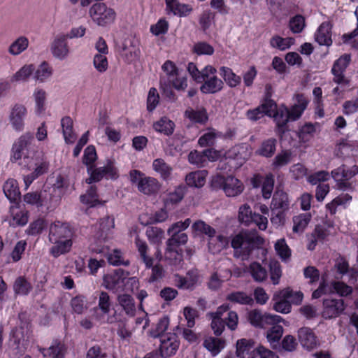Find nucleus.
Instances as JSON below:
<instances>
[{
	"mask_svg": "<svg viewBox=\"0 0 358 358\" xmlns=\"http://www.w3.org/2000/svg\"><path fill=\"white\" fill-rule=\"evenodd\" d=\"M273 301H275L273 305V308L276 312L287 314L291 311V305L286 299L280 296V292L278 294H274Z\"/></svg>",
	"mask_w": 358,
	"mask_h": 358,
	"instance_id": "51",
	"label": "nucleus"
},
{
	"mask_svg": "<svg viewBox=\"0 0 358 358\" xmlns=\"http://www.w3.org/2000/svg\"><path fill=\"white\" fill-rule=\"evenodd\" d=\"M317 124L306 123L301 127L298 136L299 139L306 143L314 136L316 133Z\"/></svg>",
	"mask_w": 358,
	"mask_h": 358,
	"instance_id": "57",
	"label": "nucleus"
},
{
	"mask_svg": "<svg viewBox=\"0 0 358 358\" xmlns=\"http://www.w3.org/2000/svg\"><path fill=\"white\" fill-rule=\"evenodd\" d=\"M27 115V110L23 104L16 103L11 108L9 122L14 130L21 131L24 129Z\"/></svg>",
	"mask_w": 358,
	"mask_h": 358,
	"instance_id": "17",
	"label": "nucleus"
},
{
	"mask_svg": "<svg viewBox=\"0 0 358 358\" xmlns=\"http://www.w3.org/2000/svg\"><path fill=\"white\" fill-rule=\"evenodd\" d=\"M111 306L108 294L101 292L99 295L98 306L92 310V317L101 323H113L115 321V317L109 315Z\"/></svg>",
	"mask_w": 358,
	"mask_h": 358,
	"instance_id": "7",
	"label": "nucleus"
},
{
	"mask_svg": "<svg viewBox=\"0 0 358 358\" xmlns=\"http://www.w3.org/2000/svg\"><path fill=\"white\" fill-rule=\"evenodd\" d=\"M220 73L227 84L231 87L237 86L241 82V78L236 76L232 70L228 67H221L220 69Z\"/></svg>",
	"mask_w": 358,
	"mask_h": 358,
	"instance_id": "53",
	"label": "nucleus"
},
{
	"mask_svg": "<svg viewBox=\"0 0 358 358\" xmlns=\"http://www.w3.org/2000/svg\"><path fill=\"white\" fill-rule=\"evenodd\" d=\"M9 224L13 227L24 226L28 222V215L27 212L20 209L17 205H14L10 208Z\"/></svg>",
	"mask_w": 358,
	"mask_h": 358,
	"instance_id": "27",
	"label": "nucleus"
},
{
	"mask_svg": "<svg viewBox=\"0 0 358 358\" xmlns=\"http://www.w3.org/2000/svg\"><path fill=\"white\" fill-rule=\"evenodd\" d=\"M350 55L345 54L334 62L331 72L334 76V81L337 84L348 85V80L345 78L343 73L350 64Z\"/></svg>",
	"mask_w": 358,
	"mask_h": 358,
	"instance_id": "19",
	"label": "nucleus"
},
{
	"mask_svg": "<svg viewBox=\"0 0 358 358\" xmlns=\"http://www.w3.org/2000/svg\"><path fill=\"white\" fill-rule=\"evenodd\" d=\"M298 339L301 347L311 351L319 346V341L314 331L308 327H302L298 331Z\"/></svg>",
	"mask_w": 358,
	"mask_h": 358,
	"instance_id": "20",
	"label": "nucleus"
},
{
	"mask_svg": "<svg viewBox=\"0 0 358 358\" xmlns=\"http://www.w3.org/2000/svg\"><path fill=\"white\" fill-rule=\"evenodd\" d=\"M185 115L195 123L204 124L208 120L207 112L203 108L196 110L189 108L186 110Z\"/></svg>",
	"mask_w": 358,
	"mask_h": 358,
	"instance_id": "44",
	"label": "nucleus"
},
{
	"mask_svg": "<svg viewBox=\"0 0 358 358\" xmlns=\"http://www.w3.org/2000/svg\"><path fill=\"white\" fill-rule=\"evenodd\" d=\"M47 226L46 222L44 219L38 218L31 222L28 228L26 229L25 233L28 236H36L41 234Z\"/></svg>",
	"mask_w": 358,
	"mask_h": 358,
	"instance_id": "63",
	"label": "nucleus"
},
{
	"mask_svg": "<svg viewBox=\"0 0 358 358\" xmlns=\"http://www.w3.org/2000/svg\"><path fill=\"white\" fill-rule=\"evenodd\" d=\"M68 187L69 182L67 179L61 175H58L49 189L62 198L66 194Z\"/></svg>",
	"mask_w": 358,
	"mask_h": 358,
	"instance_id": "49",
	"label": "nucleus"
},
{
	"mask_svg": "<svg viewBox=\"0 0 358 358\" xmlns=\"http://www.w3.org/2000/svg\"><path fill=\"white\" fill-rule=\"evenodd\" d=\"M255 342L252 339L241 338L236 342V355L238 358H255Z\"/></svg>",
	"mask_w": 358,
	"mask_h": 358,
	"instance_id": "25",
	"label": "nucleus"
},
{
	"mask_svg": "<svg viewBox=\"0 0 358 358\" xmlns=\"http://www.w3.org/2000/svg\"><path fill=\"white\" fill-rule=\"evenodd\" d=\"M80 199L82 203L89 207H94L100 203L95 186H90L86 193L80 196Z\"/></svg>",
	"mask_w": 358,
	"mask_h": 358,
	"instance_id": "47",
	"label": "nucleus"
},
{
	"mask_svg": "<svg viewBox=\"0 0 358 358\" xmlns=\"http://www.w3.org/2000/svg\"><path fill=\"white\" fill-rule=\"evenodd\" d=\"M274 117V120L276 122V124L278 127V132L279 133H283L284 132V128L286 126L287 122L289 120L288 115H287V108H285L283 109H279L276 110L273 113Z\"/></svg>",
	"mask_w": 358,
	"mask_h": 358,
	"instance_id": "55",
	"label": "nucleus"
},
{
	"mask_svg": "<svg viewBox=\"0 0 358 358\" xmlns=\"http://www.w3.org/2000/svg\"><path fill=\"white\" fill-rule=\"evenodd\" d=\"M140 52L138 44L131 39L124 40L120 50L122 59L129 64L136 61L139 57Z\"/></svg>",
	"mask_w": 358,
	"mask_h": 358,
	"instance_id": "21",
	"label": "nucleus"
},
{
	"mask_svg": "<svg viewBox=\"0 0 358 358\" xmlns=\"http://www.w3.org/2000/svg\"><path fill=\"white\" fill-rule=\"evenodd\" d=\"M345 309L343 299H325L323 301L322 315L324 319H332L338 317Z\"/></svg>",
	"mask_w": 358,
	"mask_h": 358,
	"instance_id": "15",
	"label": "nucleus"
},
{
	"mask_svg": "<svg viewBox=\"0 0 358 358\" xmlns=\"http://www.w3.org/2000/svg\"><path fill=\"white\" fill-rule=\"evenodd\" d=\"M61 127L65 142L70 144L73 143L76 135L73 131L72 119L69 116L64 117L61 120Z\"/></svg>",
	"mask_w": 358,
	"mask_h": 358,
	"instance_id": "38",
	"label": "nucleus"
},
{
	"mask_svg": "<svg viewBox=\"0 0 358 358\" xmlns=\"http://www.w3.org/2000/svg\"><path fill=\"white\" fill-rule=\"evenodd\" d=\"M73 231L66 222L59 221L54 222L50 226L48 240L50 242H55L57 239H72Z\"/></svg>",
	"mask_w": 358,
	"mask_h": 358,
	"instance_id": "18",
	"label": "nucleus"
},
{
	"mask_svg": "<svg viewBox=\"0 0 358 358\" xmlns=\"http://www.w3.org/2000/svg\"><path fill=\"white\" fill-rule=\"evenodd\" d=\"M130 180L137 186L138 190L145 195H155L160 188V182L155 178L146 176L138 170H132L129 173Z\"/></svg>",
	"mask_w": 358,
	"mask_h": 358,
	"instance_id": "3",
	"label": "nucleus"
},
{
	"mask_svg": "<svg viewBox=\"0 0 358 358\" xmlns=\"http://www.w3.org/2000/svg\"><path fill=\"white\" fill-rule=\"evenodd\" d=\"M263 238L256 232H240L234 236L231 240L234 257L243 261L248 260L252 252L263 244Z\"/></svg>",
	"mask_w": 358,
	"mask_h": 358,
	"instance_id": "1",
	"label": "nucleus"
},
{
	"mask_svg": "<svg viewBox=\"0 0 358 358\" xmlns=\"http://www.w3.org/2000/svg\"><path fill=\"white\" fill-rule=\"evenodd\" d=\"M34 72V78L39 83H44L52 76V68L48 62H43Z\"/></svg>",
	"mask_w": 358,
	"mask_h": 358,
	"instance_id": "43",
	"label": "nucleus"
},
{
	"mask_svg": "<svg viewBox=\"0 0 358 358\" xmlns=\"http://www.w3.org/2000/svg\"><path fill=\"white\" fill-rule=\"evenodd\" d=\"M117 301L127 315L132 317L135 315V303L130 295L127 294L119 295Z\"/></svg>",
	"mask_w": 358,
	"mask_h": 358,
	"instance_id": "45",
	"label": "nucleus"
},
{
	"mask_svg": "<svg viewBox=\"0 0 358 358\" xmlns=\"http://www.w3.org/2000/svg\"><path fill=\"white\" fill-rule=\"evenodd\" d=\"M20 165L31 171L38 178L45 173L49 168V162L43 152H36L28 160L24 162H20Z\"/></svg>",
	"mask_w": 358,
	"mask_h": 358,
	"instance_id": "10",
	"label": "nucleus"
},
{
	"mask_svg": "<svg viewBox=\"0 0 358 358\" xmlns=\"http://www.w3.org/2000/svg\"><path fill=\"white\" fill-rule=\"evenodd\" d=\"M227 317L224 318L218 317V316H210L211 322V328L216 336L222 334L225 326L231 330H235L238 325V317L236 312L229 311L227 313Z\"/></svg>",
	"mask_w": 358,
	"mask_h": 358,
	"instance_id": "11",
	"label": "nucleus"
},
{
	"mask_svg": "<svg viewBox=\"0 0 358 358\" xmlns=\"http://www.w3.org/2000/svg\"><path fill=\"white\" fill-rule=\"evenodd\" d=\"M358 173V168L353 166L352 169H346L345 165L333 170L331 177L336 182L338 188L341 190H345L350 187L348 180Z\"/></svg>",
	"mask_w": 358,
	"mask_h": 358,
	"instance_id": "14",
	"label": "nucleus"
},
{
	"mask_svg": "<svg viewBox=\"0 0 358 358\" xmlns=\"http://www.w3.org/2000/svg\"><path fill=\"white\" fill-rule=\"evenodd\" d=\"M173 281L175 285L180 289H192L198 281V273L195 270L189 271L185 277L176 274Z\"/></svg>",
	"mask_w": 358,
	"mask_h": 358,
	"instance_id": "24",
	"label": "nucleus"
},
{
	"mask_svg": "<svg viewBox=\"0 0 358 358\" xmlns=\"http://www.w3.org/2000/svg\"><path fill=\"white\" fill-rule=\"evenodd\" d=\"M250 273L255 281L262 282L267 278V271L259 263L252 262L249 267Z\"/></svg>",
	"mask_w": 358,
	"mask_h": 358,
	"instance_id": "56",
	"label": "nucleus"
},
{
	"mask_svg": "<svg viewBox=\"0 0 358 358\" xmlns=\"http://www.w3.org/2000/svg\"><path fill=\"white\" fill-rule=\"evenodd\" d=\"M129 273L118 268L103 276L104 287L113 292H117L124 290V281Z\"/></svg>",
	"mask_w": 358,
	"mask_h": 358,
	"instance_id": "12",
	"label": "nucleus"
},
{
	"mask_svg": "<svg viewBox=\"0 0 358 358\" xmlns=\"http://www.w3.org/2000/svg\"><path fill=\"white\" fill-rule=\"evenodd\" d=\"M252 184L254 187H258L262 184L263 197L266 199H269L273 189L274 176L271 173L267 174L265 178L260 175H256L252 180Z\"/></svg>",
	"mask_w": 358,
	"mask_h": 358,
	"instance_id": "22",
	"label": "nucleus"
},
{
	"mask_svg": "<svg viewBox=\"0 0 358 358\" xmlns=\"http://www.w3.org/2000/svg\"><path fill=\"white\" fill-rule=\"evenodd\" d=\"M227 299L231 302L245 305H251L253 303L252 297L243 292H232L227 295Z\"/></svg>",
	"mask_w": 358,
	"mask_h": 358,
	"instance_id": "62",
	"label": "nucleus"
},
{
	"mask_svg": "<svg viewBox=\"0 0 358 358\" xmlns=\"http://www.w3.org/2000/svg\"><path fill=\"white\" fill-rule=\"evenodd\" d=\"M29 45L27 37L20 36L13 41L8 47V52L13 56H17L25 51Z\"/></svg>",
	"mask_w": 358,
	"mask_h": 358,
	"instance_id": "39",
	"label": "nucleus"
},
{
	"mask_svg": "<svg viewBox=\"0 0 358 358\" xmlns=\"http://www.w3.org/2000/svg\"><path fill=\"white\" fill-rule=\"evenodd\" d=\"M280 296L286 299L289 303L299 305L301 303L303 294L299 291H293L290 288L287 287L280 291Z\"/></svg>",
	"mask_w": 358,
	"mask_h": 358,
	"instance_id": "52",
	"label": "nucleus"
},
{
	"mask_svg": "<svg viewBox=\"0 0 358 358\" xmlns=\"http://www.w3.org/2000/svg\"><path fill=\"white\" fill-rule=\"evenodd\" d=\"M160 341V352L162 356L169 357L174 355L179 346L175 334H169L161 338Z\"/></svg>",
	"mask_w": 358,
	"mask_h": 358,
	"instance_id": "28",
	"label": "nucleus"
},
{
	"mask_svg": "<svg viewBox=\"0 0 358 358\" xmlns=\"http://www.w3.org/2000/svg\"><path fill=\"white\" fill-rule=\"evenodd\" d=\"M351 199L352 196L349 194H342L334 199L330 203H327L326 208L331 215H334L336 213V209L338 206L344 205L351 201Z\"/></svg>",
	"mask_w": 358,
	"mask_h": 358,
	"instance_id": "60",
	"label": "nucleus"
},
{
	"mask_svg": "<svg viewBox=\"0 0 358 358\" xmlns=\"http://www.w3.org/2000/svg\"><path fill=\"white\" fill-rule=\"evenodd\" d=\"M282 334V327L277 324H273V326L267 331V340L273 348H275L278 345Z\"/></svg>",
	"mask_w": 358,
	"mask_h": 358,
	"instance_id": "50",
	"label": "nucleus"
},
{
	"mask_svg": "<svg viewBox=\"0 0 358 358\" xmlns=\"http://www.w3.org/2000/svg\"><path fill=\"white\" fill-rule=\"evenodd\" d=\"M229 238L222 234L213 235L208 239V250L213 254H217L229 245Z\"/></svg>",
	"mask_w": 358,
	"mask_h": 358,
	"instance_id": "31",
	"label": "nucleus"
},
{
	"mask_svg": "<svg viewBox=\"0 0 358 358\" xmlns=\"http://www.w3.org/2000/svg\"><path fill=\"white\" fill-rule=\"evenodd\" d=\"M217 69L211 65H207L203 69V80L200 87L204 94H214L223 88V82L216 76Z\"/></svg>",
	"mask_w": 358,
	"mask_h": 358,
	"instance_id": "8",
	"label": "nucleus"
},
{
	"mask_svg": "<svg viewBox=\"0 0 358 358\" xmlns=\"http://www.w3.org/2000/svg\"><path fill=\"white\" fill-rule=\"evenodd\" d=\"M32 96L35 103V112L41 115L45 110L47 93L45 90L38 87L34 89Z\"/></svg>",
	"mask_w": 358,
	"mask_h": 358,
	"instance_id": "37",
	"label": "nucleus"
},
{
	"mask_svg": "<svg viewBox=\"0 0 358 358\" xmlns=\"http://www.w3.org/2000/svg\"><path fill=\"white\" fill-rule=\"evenodd\" d=\"M170 238L166 241V248L165 251V258L172 262L173 260H180V255H179L177 248L180 245H185L188 241V236L185 233L175 232L172 234H169Z\"/></svg>",
	"mask_w": 358,
	"mask_h": 358,
	"instance_id": "9",
	"label": "nucleus"
},
{
	"mask_svg": "<svg viewBox=\"0 0 358 358\" xmlns=\"http://www.w3.org/2000/svg\"><path fill=\"white\" fill-rule=\"evenodd\" d=\"M311 220L310 213H301L292 217V231L295 234H302Z\"/></svg>",
	"mask_w": 358,
	"mask_h": 358,
	"instance_id": "35",
	"label": "nucleus"
},
{
	"mask_svg": "<svg viewBox=\"0 0 358 358\" xmlns=\"http://www.w3.org/2000/svg\"><path fill=\"white\" fill-rule=\"evenodd\" d=\"M38 350L44 357L48 355L50 358H64L66 348L63 343L55 341L48 349L38 347Z\"/></svg>",
	"mask_w": 358,
	"mask_h": 358,
	"instance_id": "33",
	"label": "nucleus"
},
{
	"mask_svg": "<svg viewBox=\"0 0 358 358\" xmlns=\"http://www.w3.org/2000/svg\"><path fill=\"white\" fill-rule=\"evenodd\" d=\"M31 284L24 278H17L13 285V289L16 294L27 295L31 290Z\"/></svg>",
	"mask_w": 358,
	"mask_h": 358,
	"instance_id": "64",
	"label": "nucleus"
},
{
	"mask_svg": "<svg viewBox=\"0 0 358 358\" xmlns=\"http://www.w3.org/2000/svg\"><path fill=\"white\" fill-rule=\"evenodd\" d=\"M315 38L320 45L330 46L331 45V27L328 22H323L320 24L315 34Z\"/></svg>",
	"mask_w": 358,
	"mask_h": 358,
	"instance_id": "32",
	"label": "nucleus"
},
{
	"mask_svg": "<svg viewBox=\"0 0 358 358\" xmlns=\"http://www.w3.org/2000/svg\"><path fill=\"white\" fill-rule=\"evenodd\" d=\"M276 108L275 103L270 98L266 97L259 106L248 110L246 112V117L248 120L255 122L262 119L265 115L272 116Z\"/></svg>",
	"mask_w": 358,
	"mask_h": 358,
	"instance_id": "13",
	"label": "nucleus"
},
{
	"mask_svg": "<svg viewBox=\"0 0 358 358\" xmlns=\"http://www.w3.org/2000/svg\"><path fill=\"white\" fill-rule=\"evenodd\" d=\"M35 70L33 64H26L21 67L10 78L11 82H26Z\"/></svg>",
	"mask_w": 358,
	"mask_h": 358,
	"instance_id": "46",
	"label": "nucleus"
},
{
	"mask_svg": "<svg viewBox=\"0 0 358 358\" xmlns=\"http://www.w3.org/2000/svg\"><path fill=\"white\" fill-rule=\"evenodd\" d=\"M193 10L191 5L182 3L178 0H173L166 4V11L167 14H172L180 17H184L189 15Z\"/></svg>",
	"mask_w": 358,
	"mask_h": 358,
	"instance_id": "26",
	"label": "nucleus"
},
{
	"mask_svg": "<svg viewBox=\"0 0 358 358\" xmlns=\"http://www.w3.org/2000/svg\"><path fill=\"white\" fill-rule=\"evenodd\" d=\"M89 15L92 22L100 27H107L115 23L117 13L105 3L97 2L91 6Z\"/></svg>",
	"mask_w": 358,
	"mask_h": 358,
	"instance_id": "2",
	"label": "nucleus"
},
{
	"mask_svg": "<svg viewBox=\"0 0 358 358\" xmlns=\"http://www.w3.org/2000/svg\"><path fill=\"white\" fill-rule=\"evenodd\" d=\"M231 275V273L229 269L224 271V273H221L220 272L213 273L208 282L209 288L211 289H218L221 286L222 282L230 278Z\"/></svg>",
	"mask_w": 358,
	"mask_h": 358,
	"instance_id": "58",
	"label": "nucleus"
},
{
	"mask_svg": "<svg viewBox=\"0 0 358 358\" xmlns=\"http://www.w3.org/2000/svg\"><path fill=\"white\" fill-rule=\"evenodd\" d=\"M53 245L50 249V254L54 257L69 252L72 247V239H57L55 242H50Z\"/></svg>",
	"mask_w": 358,
	"mask_h": 358,
	"instance_id": "30",
	"label": "nucleus"
},
{
	"mask_svg": "<svg viewBox=\"0 0 358 358\" xmlns=\"http://www.w3.org/2000/svg\"><path fill=\"white\" fill-rule=\"evenodd\" d=\"M41 207L44 206L48 210L55 208L60 203L62 197L56 194L49 187L40 193Z\"/></svg>",
	"mask_w": 358,
	"mask_h": 358,
	"instance_id": "29",
	"label": "nucleus"
},
{
	"mask_svg": "<svg viewBox=\"0 0 358 358\" xmlns=\"http://www.w3.org/2000/svg\"><path fill=\"white\" fill-rule=\"evenodd\" d=\"M146 236L151 243L159 245L164 238V231L157 227H149L146 230Z\"/></svg>",
	"mask_w": 358,
	"mask_h": 358,
	"instance_id": "61",
	"label": "nucleus"
},
{
	"mask_svg": "<svg viewBox=\"0 0 358 358\" xmlns=\"http://www.w3.org/2000/svg\"><path fill=\"white\" fill-rule=\"evenodd\" d=\"M34 137L31 134L27 133L21 136L13 144L10 159L13 162H24L29 159L34 154L31 150V143Z\"/></svg>",
	"mask_w": 358,
	"mask_h": 358,
	"instance_id": "4",
	"label": "nucleus"
},
{
	"mask_svg": "<svg viewBox=\"0 0 358 358\" xmlns=\"http://www.w3.org/2000/svg\"><path fill=\"white\" fill-rule=\"evenodd\" d=\"M297 103L290 109L287 108V115L290 120L294 121L299 119L308 105V100L303 95L297 96Z\"/></svg>",
	"mask_w": 358,
	"mask_h": 358,
	"instance_id": "34",
	"label": "nucleus"
},
{
	"mask_svg": "<svg viewBox=\"0 0 358 358\" xmlns=\"http://www.w3.org/2000/svg\"><path fill=\"white\" fill-rule=\"evenodd\" d=\"M331 294L336 293L340 296H348L352 293L353 289L342 281L333 280L331 282Z\"/></svg>",
	"mask_w": 358,
	"mask_h": 358,
	"instance_id": "54",
	"label": "nucleus"
},
{
	"mask_svg": "<svg viewBox=\"0 0 358 358\" xmlns=\"http://www.w3.org/2000/svg\"><path fill=\"white\" fill-rule=\"evenodd\" d=\"M175 124L167 117H162L153 124L154 129L159 133L170 136L173 133Z\"/></svg>",
	"mask_w": 358,
	"mask_h": 358,
	"instance_id": "42",
	"label": "nucleus"
},
{
	"mask_svg": "<svg viewBox=\"0 0 358 358\" xmlns=\"http://www.w3.org/2000/svg\"><path fill=\"white\" fill-rule=\"evenodd\" d=\"M51 52L55 58L59 60L65 59L70 52L66 36L64 35L57 36L51 45Z\"/></svg>",
	"mask_w": 358,
	"mask_h": 358,
	"instance_id": "23",
	"label": "nucleus"
},
{
	"mask_svg": "<svg viewBox=\"0 0 358 358\" xmlns=\"http://www.w3.org/2000/svg\"><path fill=\"white\" fill-rule=\"evenodd\" d=\"M206 176V171H196L187 174L185 178V181L188 186L199 188L204 185Z\"/></svg>",
	"mask_w": 358,
	"mask_h": 358,
	"instance_id": "36",
	"label": "nucleus"
},
{
	"mask_svg": "<svg viewBox=\"0 0 358 358\" xmlns=\"http://www.w3.org/2000/svg\"><path fill=\"white\" fill-rule=\"evenodd\" d=\"M203 345L213 356H216L224 348L225 341L222 338L210 336L205 339Z\"/></svg>",
	"mask_w": 358,
	"mask_h": 358,
	"instance_id": "41",
	"label": "nucleus"
},
{
	"mask_svg": "<svg viewBox=\"0 0 358 358\" xmlns=\"http://www.w3.org/2000/svg\"><path fill=\"white\" fill-rule=\"evenodd\" d=\"M276 143V140L273 138L265 140L262 142L257 152L263 157H271L275 152Z\"/></svg>",
	"mask_w": 358,
	"mask_h": 358,
	"instance_id": "48",
	"label": "nucleus"
},
{
	"mask_svg": "<svg viewBox=\"0 0 358 358\" xmlns=\"http://www.w3.org/2000/svg\"><path fill=\"white\" fill-rule=\"evenodd\" d=\"M136 246L140 254L141 258L147 268L152 267V274L150 277L149 281L150 282H156L161 280L164 275V270L161 265L157 264L154 266L153 259L147 255L148 249L146 242L140 239L138 237L136 238Z\"/></svg>",
	"mask_w": 358,
	"mask_h": 358,
	"instance_id": "6",
	"label": "nucleus"
},
{
	"mask_svg": "<svg viewBox=\"0 0 358 358\" xmlns=\"http://www.w3.org/2000/svg\"><path fill=\"white\" fill-rule=\"evenodd\" d=\"M152 167L164 180H167L170 177L172 169L163 159H157L154 160Z\"/></svg>",
	"mask_w": 358,
	"mask_h": 358,
	"instance_id": "59",
	"label": "nucleus"
},
{
	"mask_svg": "<svg viewBox=\"0 0 358 358\" xmlns=\"http://www.w3.org/2000/svg\"><path fill=\"white\" fill-rule=\"evenodd\" d=\"M211 185L215 189H222L227 196H236L244 189L242 182L231 176L225 178L216 175L212 178Z\"/></svg>",
	"mask_w": 358,
	"mask_h": 358,
	"instance_id": "5",
	"label": "nucleus"
},
{
	"mask_svg": "<svg viewBox=\"0 0 358 358\" xmlns=\"http://www.w3.org/2000/svg\"><path fill=\"white\" fill-rule=\"evenodd\" d=\"M3 192L11 202H16L20 196L17 180L13 178L7 180L3 185Z\"/></svg>",
	"mask_w": 358,
	"mask_h": 358,
	"instance_id": "40",
	"label": "nucleus"
},
{
	"mask_svg": "<svg viewBox=\"0 0 358 358\" xmlns=\"http://www.w3.org/2000/svg\"><path fill=\"white\" fill-rule=\"evenodd\" d=\"M248 319L253 326L259 327H264L265 324H278L283 320L279 315L270 313L262 314L257 310L250 311L248 314Z\"/></svg>",
	"mask_w": 358,
	"mask_h": 358,
	"instance_id": "16",
	"label": "nucleus"
}]
</instances>
